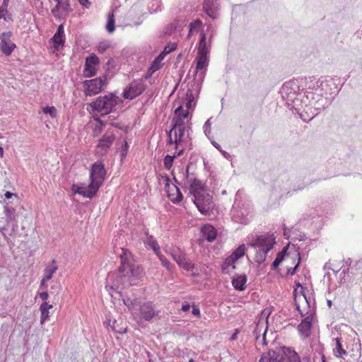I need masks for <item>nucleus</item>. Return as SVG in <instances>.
<instances>
[{
	"label": "nucleus",
	"instance_id": "38",
	"mask_svg": "<svg viewBox=\"0 0 362 362\" xmlns=\"http://www.w3.org/2000/svg\"><path fill=\"white\" fill-rule=\"evenodd\" d=\"M124 305L128 308V309L132 313V310L136 309L139 304H137V300L134 299L132 300L129 298L123 300Z\"/></svg>",
	"mask_w": 362,
	"mask_h": 362
},
{
	"label": "nucleus",
	"instance_id": "17",
	"mask_svg": "<svg viewBox=\"0 0 362 362\" xmlns=\"http://www.w3.org/2000/svg\"><path fill=\"white\" fill-rule=\"evenodd\" d=\"M99 63V58L94 54L88 57L86 59L83 74L85 77L90 78L96 74L95 66Z\"/></svg>",
	"mask_w": 362,
	"mask_h": 362
},
{
	"label": "nucleus",
	"instance_id": "12",
	"mask_svg": "<svg viewBox=\"0 0 362 362\" xmlns=\"http://www.w3.org/2000/svg\"><path fill=\"white\" fill-rule=\"evenodd\" d=\"M115 139V134L112 132H107L102 138L98 140V144L96 146V154L99 156H103L106 154L108 149L112 145Z\"/></svg>",
	"mask_w": 362,
	"mask_h": 362
},
{
	"label": "nucleus",
	"instance_id": "31",
	"mask_svg": "<svg viewBox=\"0 0 362 362\" xmlns=\"http://www.w3.org/2000/svg\"><path fill=\"white\" fill-rule=\"evenodd\" d=\"M334 354L337 357H341L343 355H347V352L343 348L341 339L337 337L335 339V346L333 348Z\"/></svg>",
	"mask_w": 362,
	"mask_h": 362
},
{
	"label": "nucleus",
	"instance_id": "46",
	"mask_svg": "<svg viewBox=\"0 0 362 362\" xmlns=\"http://www.w3.org/2000/svg\"><path fill=\"white\" fill-rule=\"evenodd\" d=\"M186 107L187 110H189L192 107V102L194 100V96L190 90H188L186 94Z\"/></svg>",
	"mask_w": 362,
	"mask_h": 362
},
{
	"label": "nucleus",
	"instance_id": "29",
	"mask_svg": "<svg viewBox=\"0 0 362 362\" xmlns=\"http://www.w3.org/2000/svg\"><path fill=\"white\" fill-rule=\"evenodd\" d=\"M57 5L52 8V12L54 16L58 15L60 9L68 12L71 10L69 0H55Z\"/></svg>",
	"mask_w": 362,
	"mask_h": 362
},
{
	"label": "nucleus",
	"instance_id": "23",
	"mask_svg": "<svg viewBox=\"0 0 362 362\" xmlns=\"http://www.w3.org/2000/svg\"><path fill=\"white\" fill-rule=\"evenodd\" d=\"M17 221H6V224L3 226L1 230L4 231V235L6 237L7 235L10 236H15L18 232Z\"/></svg>",
	"mask_w": 362,
	"mask_h": 362
},
{
	"label": "nucleus",
	"instance_id": "6",
	"mask_svg": "<svg viewBox=\"0 0 362 362\" xmlns=\"http://www.w3.org/2000/svg\"><path fill=\"white\" fill-rule=\"evenodd\" d=\"M118 103L119 98L110 93L98 97L95 101L90 103V106L93 112L107 115L116 110Z\"/></svg>",
	"mask_w": 362,
	"mask_h": 362
},
{
	"label": "nucleus",
	"instance_id": "52",
	"mask_svg": "<svg viewBox=\"0 0 362 362\" xmlns=\"http://www.w3.org/2000/svg\"><path fill=\"white\" fill-rule=\"evenodd\" d=\"M8 10L7 8L0 7V19L4 18L7 21Z\"/></svg>",
	"mask_w": 362,
	"mask_h": 362
},
{
	"label": "nucleus",
	"instance_id": "57",
	"mask_svg": "<svg viewBox=\"0 0 362 362\" xmlns=\"http://www.w3.org/2000/svg\"><path fill=\"white\" fill-rule=\"evenodd\" d=\"M78 1L83 7L86 8H88L91 5V3L88 0H78Z\"/></svg>",
	"mask_w": 362,
	"mask_h": 362
},
{
	"label": "nucleus",
	"instance_id": "30",
	"mask_svg": "<svg viewBox=\"0 0 362 362\" xmlns=\"http://www.w3.org/2000/svg\"><path fill=\"white\" fill-rule=\"evenodd\" d=\"M52 308V305L47 302L41 304L40 310L41 312L40 323L43 324L49 317V310Z\"/></svg>",
	"mask_w": 362,
	"mask_h": 362
},
{
	"label": "nucleus",
	"instance_id": "36",
	"mask_svg": "<svg viewBox=\"0 0 362 362\" xmlns=\"http://www.w3.org/2000/svg\"><path fill=\"white\" fill-rule=\"evenodd\" d=\"M235 261L230 256H229L223 262V264L221 265L222 270L226 273H229L230 272V266H231V264H233V263H235Z\"/></svg>",
	"mask_w": 362,
	"mask_h": 362
},
{
	"label": "nucleus",
	"instance_id": "48",
	"mask_svg": "<svg viewBox=\"0 0 362 362\" xmlns=\"http://www.w3.org/2000/svg\"><path fill=\"white\" fill-rule=\"evenodd\" d=\"M211 118H210L208 120H206V122L204 123V134L208 137H209V135L211 134Z\"/></svg>",
	"mask_w": 362,
	"mask_h": 362
},
{
	"label": "nucleus",
	"instance_id": "55",
	"mask_svg": "<svg viewBox=\"0 0 362 362\" xmlns=\"http://www.w3.org/2000/svg\"><path fill=\"white\" fill-rule=\"evenodd\" d=\"M4 197L7 199H9L12 197H15V199L16 200H18V195L16 194L11 192H8V191L6 192V193L4 194Z\"/></svg>",
	"mask_w": 362,
	"mask_h": 362
},
{
	"label": "nucleus",
	"instance_id": "62",
	"mask_svg": "<svg viewBox=\"0 0 362 362\" xmlns=\"http://www.w3.org/2000/svg\"><path fill=\"white\" fill-rule=\"evenodd\" d=\"M55 34H57V35H62L64 36V27L62 25H59L58 26L57 30L55 33Z\"/></svg>",
	"mask_w": 362,
	"mask_h": 362
},
{
	"label": "nucleus",
	"instance_id": "63",
	"mask_svg": "<svg viewBox=\"0 0 362 362\" xmlns=\"http://www.w3.org/2000/svg\"><path fill=\"white\" fill-rule=\"evenodd\" d=\"M40 298L42 300H47V298H48V293L47 292L45 291V292H42L39 294Z\"/></svg>",
	"mask_w": 362,
	"mask_h": 362
},
{
	"label": "nucleus",
	"instance_id": "56",
	"mask_svg": "<svg viewBox=\"0 0 362 362\" xmlns=\"http://www.w3.org/2000/svg\"><path fill=\"white\" fill-rule=\"evenodd\" d=\"M108 47V45L106 43H100L98 46V52L100 53H103L105 52L106 49Z\"/></svg>",
	"mask_w": 362,
	"mask_h": 362
},
{
	"label": "nucleus",
	"instance_id": "7",
	"mask_svg": "<svg viewBox=\"0 0 362 362\" xmlns=\"http://www.w3.org/2000/svg\"><path fill=\"white\" fill-rule=\"evenodd\" d=\"M327 98L322 96V90L303 95L300 98V105H305L308 109L313 108L316 111L315 113H313L309 120L318 115L322 110H324L327 105Z\"/></svg>",
	"mask_w": 362,
	"mask_h": 362
},
{
	"label": "nucleus",
	"instance_id": "33",
	"mask_svg": "<svg viewBox=\"0 0 362 362\" xmlns=\"http://www.w3.org/2000/svg\"><path fill=\"white\" fill-rule=\"evenodd\" d=\"M188 120L185 122V119H182L180 117H177L174 115L172 122H171V128H181V127H187Z\"/></svg>",
	"mask_w": 362,
	"mask_h": 362
},
{
	"label": "nucleus",
	"instance_id": "16",
	"mask_svg": "<svg viewBox=\"0 0 362 362\" xmlns=\"http://www.w3.org/2000/svg\"><path fill=\"white\" fill-rule=\"evenodd\" d=\"M12 35L13 33L11 31L0 34V49L6 56H10L16 47V45L11 42Z\"/></svg>",
	"mask_w": 362,
	"mask_h": 362
},
{
	"label": "nucleus",
	"instance_id": "61",
	"mask_svg": "<svg viewBox=\"0 0 362 362\" xmlns=\"http://www.w3.org/2000/svg\"><path fill=\"white\" fill-rule=\"evenodd\" d=\"M49 280H45V278H42L40 281V289H46L47 287V285L46 284V282L48 281Z\"/></svg>",
	"mask_w": 362,
	"mask_h": 362
},
{
	"label": "nucleus",
	"instance_id": "50",
	"mask_svg": "<svg viewBox=\"0 0 362 362\" xmlns=\"http://www.w3.org/2000/svg\"><path fill=\"white\" fill-rule=\"evenodd\" d=\"M266 332H267V329H264L262 338H260V336H255L256 343L257 344H260L261 343L263 345L267 344V343H266Z\"/></svg>",
	"mask_w": 362,
	"mask_h": 362
},
{
	"label": "nucleus",
	"instance_id": "53",
	"mask_svg": "<svg viewBox=\"0 0 362 362\" xmlns=\"http://www.w3.org/2000/svg\"><path fill=\"white\" fill-rule=\"evenodd\" d=\"M297 286H300V287L301 288V293H303V298H304V300H305V303H306V304H307L308 307V308H310V300H308V299L307 296H305V294L304 293V290H305V288H304L301 286V284H299V283H298V284H297Z\"/></svg>",
	"mask_w": 362,
	"mask_h": 362
},
{
	"label": "nucleus",
	"instance_id": "40",
	"mask_svg": "<svg viewBox=\"0 0 362 362\" xmlns=\"http://www.w3.org/2000/svg\"><path fill=\"white\" fill-rule=\"evenodd\" d=\"M173 133L171 132L170 129L167 132V135H168L167 144L168 145L169 144H175V149L177 150L179 146L181 144H180V142L177 140V139L175 136H174V138L173 137Z\"/></svg>",
	"mask_w": 362,
	"mask_h": 362
},
{
	"label": "nucleus",
	"instance_id": "18",
	"mask_svg": "<svg viewBox=\"0 0 362 362\" xmlns=\"http://www.w3.org/2000/svg\"><path fill=\"white\" fill-rule=\"evenodd\" d=\"M203 8L205 13L212 19L218 17L219 3L218 0H204Z\"/></svg>",
	"mask_w": 362,
	"mask_h": 362
},
{
	"label": "nucleus",
	"instance_id": "49",
	"mask_svg": "<svg viewBox=\"0 0 362 362\" xmlns=\"http://www.w3.org/2000/svg\"><path fill=\"white\" fill-rule=\"evenodd\" d=\"M296 256L298 257V262L296 263V264L295 265L294 267L289 268L288 269V273L290 274L291 275H293L296 273V272L298 267V265H299L300 258V252L298 251H297Z\"/></svg>",
	"mask_w": 362,
	"mask_h": 362
},
{
	"label": "nucleus",
	"instance_id": "10",
	"mask_svg": "<svg viewBox=\"0 0 362 362\" xmlns=\"http://www.w3.org/2000/svg\"><path fill=\"white\" fill-rule=\"evenodd\" d=\"M106 81V76L86 80L83 82L84 92L86 95L92 96L99 93Z\"/></svg>",
	"mask_w": 362,
	"mask_h": 362
},
{
	"label": "nucleus",
	"instance_id": "9",
	"mask_svg": "<svg viewBox=\"0 0 362 362\" xmlns=\"http://www.w3.org/2000/svg\"><path fill=\"white\" fill-rule=\"evenodd\" d=\"M173 259L176 263L187 272H194L195 265L192 262L187 255L180 249H174L171 252Z\"/></svg>",
	"mask_w": 362,
	"mask_h": 362
},
{
	"label": "nucleus",
	"instance_id": "3",
	"mask_svg": "<svg viewBox=\"0 0 362 362\" xmlns=\"http://www.w3.org/2000/svg\"><path fill=\"white\" fill-rule=\"evenodd\" d=\"M106 170L101 161L95 162L90 169V183L86 187H80L73 185L72 189L74 193L82 195L84 197L92 199L98 192L100 187L102 185Z\"/></svg>",
	"mask_w": 362,
	"mask_h": 362
},
{
	"label": "nucleus",
	"instance_id": "1",
	"mask_svg": "<svg viewBox=\"0 0 362 362\" xmlns=\"http://www.w3.org/2000/svg\"><path fill=\"white\" fill-rule=\"evenodd\" d=\"M119 257L121 264L118 271L112 276L109 274L107 279H114V286L117 287H127L136 284V280L141 276V268L134 261L128 250L122 248Z\"/></svg>",
	"mask_w": 362,
	"mask_h": 362
},
{
	"label": "nucleus",
	"instance_id": "41",
	"mask_svg": "<svg viewBox=\"0 0 362 362\" xmlns=\"http://www.w3.org/2000/svg\"><path fill=\"white\" fill-rule=\"evenodd\" d=\"M175 157H176L175 155H174V156L167 155L165 156L164 167L165 169L170 170L172 168Z\"/></svg>",
	"mask_w": 362,
	"mask_h": 362
},
{
	"label": "nucleus",
	"instance_id": "39",
	"mask_svg": "<svg viewBox=\"0 0 362 362\" xmlns=\"http://www.w3.org/2000/svg\"><path fill=\"white\" fill-rule=\"evenodd\" d=\"M189 115V113L188 110L184 111L182 110V105H180L179 107H177L175 110V115H176L177 117H180L185 120L188 119Z\"/></svg>",
	"mask_w": 362,
	"mask_h": 362
},
{
	"label": "nucleus",
	"instance_id": "60",
	"mask_svg": "<svg viewBox=\"0 0 362 362\" xmlns=\"http://www.w3.org/2000/svg\"><path fill=\"white\" fill-rule=\"evenodd\" d=\"M192 313L194 316L199 317V315H200V310H199V308L197 306H196V305H193Z\"/></svg>",
	"mask_w": 362,
	"mask_h": 362
},
{
	"label": "nucleus",
	"instance_id": "22",
	"mask_svg": "<svg viewBox=\"0 0 362 362\" xmlns=\"http://www.w3.org/2000/svg\"><path fill=\"white\" fill-rule=\"evenodd\" d=\"M239 208V204L235 201L231 210L232 218L235 222L245 224L247 223L246 214L244 212L240 213Z\"/></svg>",
	"mask_w": 362,
	"mask_h": 362
},
{
	"label": "nucleus",
	"instance_id": "11",
	"mask_svg": "<svg viewBox=\"0 0 362 362\" xmlns=\"http://www.w3.org/2000/svg\"><path fill=\"white\" fill-rule=\"evenodd\" d=\"M145 90L142 79L134 80L124 90L123 96L126 99L132 100L141 95Z\"/></svg>",
	"mask_w": 362,
	"mask_h": 362
},
{
	"label": "nucleus",
	"instance_id": "4",
	"mask_svg": "<svg viewBox=\"0 0 362 362\" xmlns=\"http://www.w3.org/2000/svg\"><path fill=\"white\" fill-rule=\"evenodd\" d=\"M247 244L256 250L255 262L258 264H262L266 260L267 253L275 244V238L273 235L270 234L256 235L255 237H252Z\"/></svg>",
	"mask_w": 362,
	"mask_h": 362
},
{
	"label": "nucleus",
	"instance_id": "32",
	"mask_svg": "<svg viewBox=\"0 0 362 362\" xmlns=\"http://www.w3.org/2000/svg\"><path fill=\"white\" fill-rule=\"evenodd\" d=\"M4 213L6 215V221H17L18 214L16 213V209L8 205L4 207Z\"/></svg>",
	"mask_w": 362,
	"mask_h": 362
},
{
	"label": "nucleus",
	"instance_id": "28",
	"mask_svg": "<svg viewBox=\"0 0 362 362\" xmlns=\"http://www.w3.org/2000/svg\"><path fill=\"white\" fill-rule=\"evenodd\" d=\"M57 269V262L55 259H52V262L47 264L44 269L43 278H45V280H50Z\"/></svg>",
	"mask_w": 362,
	"mask_h": 362
},
{
	"label": "nucleus",
	"instance_id": "47",
	"mask_svg": "<svg viewBox=\"0 0 362 362\" xmlns=\"http://www.w3.org/2000/svg\"><path fill=\"white\" fill-rule=\"evenodd\" d=\"M173 187H174V188L175 189V190H176L177 196H176V197H175V198L172 199V202H173V203H178V202H180V201H182V199H183V196H182V193H181V192H180V189H179L177 186L173 185Z\"/></svg>",
	"mask_w": 362,
	"mask_h": 362
},
{
	"label": "nucleus",
	"instance_id": "24",
	"mask_svg": "<svg viewBox=\"0 0 362 362\" xmlns=\"http://www.w3.org/2000/svg\"><path fill=\"white\" fill-rule=\"evenodd\" d=\"M282 347L285 352V356H284V362H301L300 356L294 350L286 346Z\"/></svg>",
	"mask_w": 362,
	"mask_h": 362
},
{
	"label": "nucleus",
	"instance_id": "42",
	"mask_svg": "<svg viewBox=\"0 0 362 362\" xmlns=\"http://www.w3.org/2000/svg\"><path fill=\"white\" fill-rule=\"evenodd\" d=\"M202 25V22L197 19L190 23L189 24V34L193 32H197Z\"/></svg>",
	"mask_w": 362,
	"mask_h": 362
},
{
	"label": "nucleus",
	"instance_id": "51",
	"mask_svg": "<svg viewBox=\"0 0 362 362\" xmlns=\"http://www.w3.org/2000/svg\"><path fill=\"white\" fill-rule=\"evenodd\" d=\"M175 48H176V45L175 43H173L170 45L165 46L162 54H169L173 50L175 49Z\"/></svg>",
	"mask_w": 362,
	"mask_h": 362
},
{
	"label": "nucleus",
	"instance_id": "2",
	"mask_svg": "<svg viewBox=\"0 0 362 362\" xmlns=\"http://www.w3.org/2000/svg\"><path fill=\"white\" fill-rule=\"evenodd\" d=\"M189 168L187 166L186 169V182L189 185L191 199L200 213L207 215L214 206L212 196L206 192L202 181L189 173Z\"/></svg>",
	"mask_w": 362,
	"mask_h": 362
},
{
	"label": "nucleus",
	"instance_id": "59",
	"mask_svg": "<svg viewBox=\"0 0 362 362\" xmlns=\"http://www.w3.org/2000/svg\"><path fill=\"white\" fill-rule=\"evenodd\" d=\"M128 147H129L127 141H125L124 144L122 146V149H121V153H122V156H126L127 151H128Z\"/></svg>",
	"mask_w": 362,
	"mask_h": 362
},
{
	"label": "nucleus",
	"instance_id": "64",
	"mask_svg": "<svg viewBox=\"0 0 362 362\" xmlns=\"http://www.w3.org/2000/svg\"><path fill=\"white\" fill-rule=\"evenodd\" d=\"M189 309H190V305H189V304H188V303L183 304V305H182V308H181V310H182V311H184V312H187V311H188Z\"/></svg>",
	"mask_w": 362,
	"mask_h": 362
},
{
	"label": "nucleus",
	"instance_id": "45",
	"mask_svg": "<svg viewBox=\"0 0 362 362\" xmlns=\"http://www.w3.org/2000/svg\"><path fill=\"white\" fill-rule=\"evenodd\" d=\"M284 259V255H283V252H280L277 254V256L274 261L272 263V267L275 269L282 262Z\"/></svg>",
	"mask_w": 362,
	"mask_h": 362
},
{
	"label": "nucleus",
	"instance_id": "21",
	"mask_svg": "<svg viewBox=\"0 0 362 362\" xmlns=\"http://www.w3.org/2000/svg\"><path fill=\"white\" fill-rule=\"evenodd\" d=\"M202 238L209 242H213L217 236V233L214 226L209 224L204 225L201 230Z\"/></svg>",
	"mask_w": 362,
	"mask_h": 362
},
{
	"label": "nucleus",
	"instance_id": "26",
	"mask_svg": "<svg viewBox=\"0 0 362 362\" xmlns=\"http://www.w3.org/2000/svg\"><path fill=\"white\" fill-rule=\"evenodd\" d=\"M145 235L146 238L144 240V244L146 246L150 247L153 250L155 254L160 253V246L155 238L152 235H149L147 232L145 233Z\"/></svg>",
	"mask_w": 362,
	"mask_h": 362
},
{
	"label": "nucleus",
	"instance_id": "27",
	"mask_svg": "<svg viewBox=\"0 0 362 362\" xmlns=\"http://www.w3.org/2000/svg\"><path fill=\"white\" fill-rule=\"evenodd\" d=\"M206 39V34L202 33L197 54L209 56L210 45H207Z\"/></svg>",
	"mask_w": 362,
	"mask_h": 362
},
{
	"label": "nucleus",
	"instance_id": "19",
	"mask_svg": "<svg viewBox=\"0 0 362 362\" xmlns=\"http://www.w3.org/2000/svg\"><path fill=\"white\" fill-rule=\"evenodd\" d=\"M170 130L173 133H174L175 137L180 142V144L182 143H187L189 140H191V133L192 132V128L189 125H187V127H181V128H170Z\"/></svg>",
	"mask_w": 362,
	"mask_h": 362
},
{
	"label": "nucleus",
	"instance_id": "14",
	"mask_svg": "<svg viewBox=\"0 0 362 362\" xmlns=\"http://www.w3.org/2000/svg\"><path fill=\"white\" fill-rule=\"evenodd\" d=\"M299 81L301 84V90H305L303 95L322 90V88L320 87L318 79L315 77L300 78Z\"/></svg>",
	"mask_w": 362,
	"mask_h": 362
},
{
	"label": "nucleus",
	"instance_id": "54",
	"mask_svg": "<svg viewBox=\"0 0 362 362\" xmlns=\"http://www.w3.org/2000/svg\"><path fill=\"white\" fill-rule=\"evenodd\" d=\"M207 31H210L211 32V34H210V37H209V40H211V38L213 37V36L216 34V31L214 28V27L212 26L211 24H208L207 25Z\"/></svg>",
	"mask_w": 362,
	"mask_h": 362
},
{
	"label": "nucleus",
	"instance_id": "43",
	"mask_svg": "<svg viewBox=\"0 0 362 362\" xmlns=\"http://www.w3.org/2000/svg\"><path fill=\"white\" fill-rule=\"evenodd\" d=\"M43 113L49 115L51 117L55 118L57 117V110L54 106H47L42 109Z\"/></svg>",
	"mask_w": 362,
	"mask_h": 362
},
{
	"label": "nucleus",
	"instance_id": "44",
	"mask_svg": "<svg viewBox=\"0 0 362 362\" xmlns=\"http://www.w3.org/2000/svg\"><path fill=\"white\" fill-rule=\"evenodd\" d=\"M158 257L159 258L160 261L161 262L163 266H164L167 269H168L169 271L171 270V264L170 262L167 259V258L163 255L161 254V252H160V253L158 254H156Z\"/></svg>",
	"mask_w": 362,
	"mask_h": 362
},
{
	"label": "nucleus",
	"instance_id": "5",
	"mask_svg": "<svg viewBox=\"0 0 362 362\" xmlns=\"http://www.w3.org/2000/svg\"><path fill=\"white\" fill-rule=\"evenodd\" d=\"M281 94L288 105L298 110L300 105V98L303 97L299 78L286 82L281 89Z\"/></svg>",
	"mask_w": 362,
	"mask_h": 362
},
{
	"label": "nucleus",
	"instance_id": "34",
	"mask_svg": "<svg viewBox=\"0 0 362 362\" xmlns=\"http://www.w3.org/2000/svg\"><path fill=\"white\" fill-rule=\"evenodd\" d=\"M106 30L108 33H112L115 30V16L113 13H109L107 16V21L106 23Z\"/></svg>",
	"mask_w": 362,
	"mask_h": 362
},
{
	"label": "nucleus",
	"instance_id": "25",
	"mask_svg": "<svg viewBox=\"0 0 362 362\" xmlns=\"http://www.w3.org/2000/svg\"><path fill=\"white\" fill-rule=\"evenodd\" d=\"M247 279V276L245 274L236 275L232 279V284L236 290L243 291Z\"/></svg>",
	"mask_w": 362,
	"mask_h": 362
},
{
	"label": "nucleus",
	"instance_id": "35",
	"mask_svg": "<svg viewBox=\"0 0 362 362\" xmlns=\"http://www.w3.org/2000/svg\"><path fill=\"white\" fill-rule=\"evenodd\" d=\"M245 252V246L244 244L240 245L230 255V257L237 261L240 257H243Z\"/></svg>",
	"mask_w": 362,
	"mask_h": 362
},
{
	"label": "nucleus",
	"instance_id": "37",
	"mask_svg": "<svg viewBox=\"0 0 362 362\" xmlns=\"http://www.w3.org/2000/svg\"><path fill=\"white\" fill-rule=\"evenodd\" d=\"M52 40L54 43V47L57 49H58L60 46L64 45V38L62 35H57V34H54L52 37Z\"/></svg>",
	"mask_w": 362,
	"mask_h": 362
},
{
	"label": "nucleus",
	"instance_id": "58",
	"mask_svg": "<svg viewBox=\"0 0 362 362\" xmlns=\"http://www.w3.org/2000/svg\"><path fill=\"white\" fill-rule=\"evenodd\" d=\"M60 289V285L59 284H55L51 286V293H58Z\"/></svg>",
	"mask_w": 362,
	"mask_h": 362
},
{
	"label": "nucleus",
	"instance_id": "20",
	"mask_svg": "<svg viewBox=\"0 0 362 362\" xmlns=\"http://www.w3.org/2000/svg\"><path fill=\"white\" fill-rule=\"evenodd\" d=\"M312 322L313 315L312 313H310L307 317H305L299 324L298 329L300 332V334L304 337H308L310 335L312 327Z\"/></svg>",
	"mask_w": 362,
	"mask_h": 362
},
{
	"label": "nucleus",
	"instance_id": "8",
	"mask_svg": "<svg viewBox=\"0 0 362 362\" xmlns=\"http://www.w3.org/2000/svg\"><path fill=\"white\" fill-rule=\"evenodd\" d=\"M158 313L159 311L156 309L155 305L151 302L139 304L136 309L132 310L133 317L139 324L151 320Z\"/></svg>",
	"mask_w": 362,
	"mask_h": 362
},
{
	"label": "nucleus",
	"instance_id": "13",
	"mask_svg": "<svg viewBox=\"0 0 362 362\" xmlns=\"http://www.w3.org/2000/svg\"><path fill=\"white\" fill-rule=\"evenodd\" d=\"M197 66L194 71L195 78H197L199 84L202 83L205 78L206 72L209 62V56L197 54L196 57Z\"/></svg>",
	"mask_w": 362,
	"mask_h": 362
},
{
	"label": "nucleus",
	"instance_id": "15",
	"mask_svg": "<svg viewBox=\"0 0 362 362\" xmlns=\"http://www.w3.org/2000/svg\"><path fill=\"white\" fill-rule=\"evenodd\" d=\"M282 346H276L269 349L266 354H262L259 362H284L285 352Z\"/></svg>",
	"mask_w": 362,
	"mask_h": 362
}]
</instances>
